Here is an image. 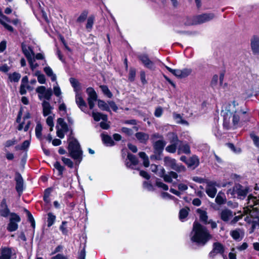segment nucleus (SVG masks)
Wrapping results in <instances>:
<instances>
[{"label": "nucleus", "mask_w": 259, "mask_h": 259, "mask_svg": "<svg viewBox=\"0 0 259 259\" xmlns=\"http://www.w3.org/2000/svg\"><path fill=\"white\" fill-rule=\"evenodd\" d=\"M222 114L224 118L223 126L227 130L236 129L249 120L246 111H243L235 101L227 105L222 111Z\"/></svg>", "instance_id": "1"}, {"label": "nucleus", "mask_w": 259, "mask_h": 259, "mask_svg": "<svg viewBox=\"0 0 259 259\" xmlns=\"http://www.w3.org/2000/svg\"><path fill=\"white\" fill-rule=\"evenodd\" d=\"M212 237V235L205 227L197 222H194L190 234V239L192 242L199 246H204Z\"/></svg>", "instance_id": "2"}, {"label": "nucleus", "mask_w": 259, "mask_h": 259, "mask_svg": "<svg viewBox=\"0 0 259 259\" xmlns=\"http://www.w3.org/2000/svg\"><path fill=\"white\" fill-rule=\"evenodd\" d=\"M175 170L176 172L174 171H170L168 172L167 174H165V169L162 168L161 169V173L159 176L163 178L164 181L165 182L172 183L174 186H176L177 183L176 182L173 183L172 179H177L178 178V173L185 172L186 170V167L181 163L176 162L175 165L171 168Z\"/></svg>", "instance_id": "3"}, {"label": "nucleus", "mask_w": 259, "mask_h": 259, "mask_svg": "<svg viewBox=\"0 0 259 259\" xmlns=\"http://www.w3.org/2000/svg\"><path fill=\"white\" fill-rule=\"evenodd\" d=\"M68 151L70 156L76 160V162H80L82 160V151L76 139L73 138L69 139Z\"/></svg>", "instance_id": "4"}, {"label": "nucleus", "mask_w": 259, "mask_h": 259, "mask_svg": "<svg viewBox=\"0 0 259 259\" xmlns=\"http://www.w3.org/2000/svg\"><path fill=\"white\" fill-rule=\"evenodd\" d=\"M235 213H233L231 210L224 209L221 210L220 213L221 219L225 222L230 225H234L240 219V216H235Z\"/></svg>", "instance_id": "5"}, {"label": "nucleus", "mask_w": 259, "mask_h": 259, "mask_svg": "<svg viewBox=\"0 0 259 259\" xmlns=\"http://www.w3.org/2000/svg\"><path fill=\"white\" fill-rule=\"evenodd\" d=\"M170 135L171 138L170 142H177V145H178V152L179 154H180L181 153L190 154L191 153L190 146L187 143L179 140L177 136L174 133L170 134Z\"/></svg>", "instance_id": "6"}, {"label": "nucleus", "mask_w": 259, "mask_h": 259, "mask_svg": "<svg viewBox=\"0 0 259 259\" xmlns=\"http://www.w3.org/2000/svg\"><path fill=\"white\" fill-rule=\"evenodd\" d=\"M215 17V15L212 13H204L194 17L191 22L188 25H198L207 22L212 20Z\"/></svg>", "instance_id": "7"}, {"label": "nucleus", "mask_w": 259, "mask_h": 259, "mask_svg": "<svg viewBox=\"0 0 259 259\" xmlns=\"http://www.w3.org/2000/svg\"><path fill=\"white\" fill-rule=\"evenodd\" d=\"M56 129L57 135L61 139H63L64 137L65 134L69 130L67 124L62 118H59L57 119Z\"/></svg>", "instance_id": "8"}, {"label": "nucleus", "mask_w": 259, "mask_h": 259, "mask_svg": "<svg viewBox=\"0 0 259 259\" xmlns=\"http://www.w3.org/2000/svg\"><path fill=\"white\" fill-rule=\"evenodd\" d=\"M36 93H38V97L40 100L46 99L50 100L52 96V90L51 88L46 89L44 86H39L36 89Z\"/></svg>", "instance_id": "9"}, {"label": "nucleus", "mask_w": 259, "mask_h": 259, "mask_svg": "<svg viewBox=\"0 0 259 259\" xmlns=\"http://www.w3.org/2000/svg\"><path fill=\"white\" fill-rule=\"evenodd\" d=\"M21 112H19L16 119V122L19 123L17 129L18 131H21L24 129L25 132H27L31 123L30 121L29 120V117L28 116H24L23 117V121L21 122Z\"/></svg>", "instance_id": "10"}, {"label": "nucleus", "mask_w": 259, "mask_h": 259, "mask_svg": "<svg viewBox=\"0 0 259 259\" xmlns=\"http://www.w3.org/2000/svg\"><path fill=\"white\" fill-rule=\"evenodd\" d=\"M21 219L20 217L14 212L10 214V222L7 226V230L9 232L16 231L18 227L17 223L20 222Z\"/></svg>", "instance_id": "11"}, {"label": "nucleus", "mask_w": 259, "mask_h": 259, "mask_svg": "<svg viewBox=\"0 0 259 259\" xmlns=\"http://www.w3.org/2000/svg\"><path fill=\"white\" fill-rule=\"evenodd\" d=\"M16 253L12 247H2L0 248V259H12Z\"/></svg>", "instance_id": "12"}, {"label": "nucleus", "mask_w": 259, "mask_h": 259, "mask_svg": "<svg viewBox=\"0 0 259 259\" xmlns=\"http://www.w3.org/2000/svg\"><path fill=\"white\" fill-rule=\"evenodd\" d=\"M248 189L239 184L236 185L233 188V193L240 199H243L247 194Z\"/></svg>", "instance_id": "13"}, {"label": "nucleus", "mask_w": 259, "mask_h": 259, "mask_svg": "<svg viewBox=\"0 0 259 259\" xmlns=\"http://www.w3.org/2000/svg\"><path fill=\"white\" fill-rule=\"evenodd\" d=\"M225 251V247L220 242H214L213 244L212 250L209 254V256L214 258L217 254H223Z\"/></svg>", "instance_id": "14"}, {"label": "nucleus", "mask_w": 259, "mask_h": 259, "mask_svg": "<svg viewBox=\"0 0 259 259\" xmlns=\"http://www.w3.org/2000/svg\"><path fill=\"white\" fill-rule=\"evenodd\" d=\"M75 102L79 109L85 113H89L87 105L83 100L79 93H77L75 96Z\"/></svg>", "instance_id": "15"}, {"label": "nucleus", "mask_w": 259, "mask_h": 259, "mask_svg": "<svg viewBox=\"0 0 259 259\" xmlns=\"http://www.w3.org/2000/svg\"><path fill=\"white\" fill-rule=\"evenodd\" d=\"M11 213L7 204L6 199L4 198L0 204V215L1 217L7 218Z\"/></svg>", "instance_id": "16"}, {"label": "nucleus", "mask_w": 259, "mask_h": 259, "mask_svg": "<svg viewBox=\"0 0 259 259\" xmlns=\"http://www.w3.org/2000/svg\"><path fill=\"white\" fill-rule=\"evenodd\" d=\"M28 78L27 76H24L22 80L20 87V94L21 95H25L27 92V90H32V88L28 84Z\"/></svg>", "instance_id": "17"}, {"label": "nucleus", "mask_w": 259, "mask_h": 259, "mask_svg": "<svg viewBox=\"0 0 259 259\" xmlns=\"http://www.w3.org/2000/svg\"><path fill=\"white\" fill-rule=\"evenodd\" d=\"M216 183L213 182L207 183L206 188V193L210 197L214 198L216 195L217 190L215 188Z\"/></svg>", "instance_id": "18"}, {"label": "nucleus", "mask_w": 259, "mask_h": 259, "mask_svg": "<svg viewBox=\"0 0 259 259\" xmlns=\"http://www.w3.org/2000/svg\"><path fill=\"white\" fill-rule=\"evenodd\" d=\"M138 58L146 68L149 69H152L153 68L154 63L149 59L147 55H140L138 56Z\"/></svg>", "instance_id": "19"}, {"label": "nucleus", "mask_w": 259, "mask_h": 259, "mask_svg": "<svg viewBox=\"0 0 259 259\" xmlns=\"http://www.w3.org/2000/svg\"><path fill=\"white\" fill-rule=\"evenodd\" d=\"M21 47L23 53L27 58L28 61H30L34 57V53L33 51L30 47H27L24 44H22Z\"/></svg>", "instance_id": "20"}, {"label": "nucleus", "mask_w": 259, "mask_h": 259, "mask_svg": "<svg viewBox=\"0 0 259 259\" xmlns=\"http://www.w3.org/2000/svg\"><path fill=\"white\" fill-rule=\"evenodd\" d=\"M16 182V190L20 195L23 191V180L20 174H17L15 177Z\"/></svg>", "instance_id": "21"}, {"label": "nucleus", "mask_w": 259, "mask_h": 259, "mask_svg": "<svg viewBox=\"0 0 259 259\" xmlns=\"http://www.w3.org/2000/svg\"><path fill=\"white\" fill-rule=\"evenodd\" d=\"M166 144V142L163 139H160L156 141L153 144L155 152L156 153H161L163 150Z\"/></svg>", "instance_id": "22"}, {"label": "nucleus", "mask_w": 259, "mask_h": 259, "mask_svg": "<svg viewBox=\"0 0 259 259\" xmlns=\"http://www.w3.org/2000/svg\"><path fill=\"white\" fill-rule=\"evenodd\" d=\"M127 159L130 161V162H126V165L127 167L134 168V166L137 165L138 163L137 158L132 154H128Z\"/></svg>", "instance_id": "23"}, {"label": "nucleus", "mask_w": 259, "mask_h": 259, "mask_svg": "<svg viewBox=\"0 0 259 259\" xmlns=\"http://www.w3.org/2000/svg\"><path fill=\"white\" fill-rule=\"evenodd\" d=\"M43 108V115L47 116L52 113V110L53 108L51 106L50 103L46 100H44L42 103Z\"/></svg>", "instance_id": "24"}, {"label": "nucleus", "mask_w": 259, "mask_h": 259, "mask_svg": "<svg viewBox=\"0 0 259 259\" xmlns=\"http://www.w3.org/2000/svg\"><path fill=\"white\" fill-rule=\"evenodd\" d=\"M135 136L139 142L143 144H146L149 139V135L143 132H138Z\"/></svg>", "instance_id": "25"}, {"label": "nucleus", "mask_w": 259, "mask_h": 259, "mask_svg": "<svg viewBox=\"0 0 259 259\" xmlns=\"http://www.w3.org/2000/svg\"><path fill=\"white\" fill-rule=\"evenodd\" d=\"M230 235L236 240H241L244 236V232L240 229H237L230 232Z\"/></svg>", "instance_id": "26"}, {"label": "nucleus", "mask_w": 259, "mask_h": 259, "mask_svg": "<svg viewBox=\"0 0 259 259\" xmlns=\"http://www.w3.org/2000/svg\"><path fill=\"white\" fill-rule=\"evenodd\" d=\"M248 206L250 207H252L254 209L253 207L256 205L259 206V199H257L256 197L252 196L251 195H249L248 197ZM257 207L254 208V209H257Z\"/></svg>", "instance_id": "27"}, {"label": "nucleus", "mask_w": 259, "mask_h": 259, "mask_svg": "<svg viewBox=\"0 0 259 259\" xmlns=\"http://www.w3.org/2000/svg\"><path fill=\"white\" fill-rule=\"evenodd\" d=\"M251 49L254 54L259 53V38H254L251 43Z\"/></svg>", "instance_id": "28"}, {"label": "nucleus", "mask_w": 259, "mask_h": 259, "mask_svg": "<svg viewBox=\"0 0 259 259\" xmlns=\"http://www.w3.org/2000/svg\"><path fill=\"white\" fill-rule=\"evenodd\" d=\"M92 115L94 120L97 121H99L101 119H102L103 121H107V116L100 112L93 111Z\"/></svg>", "instance_id": "29"}, {"label": "nucleus", "mask_w": 259, "mask_h": 259, "mask_svg": "<svg viewBox=\"0 0 259 259\" xmlns=\"http://www.w3.org/2000/svg\"><path fill=\"white\" fill-rule=\"evenodd\" d=\"M163 162L165 166L171 169L174 165H175L177 161L174 158H172L169 157H165L164 158Z\"/></svg>", "instance_id": "30"}, {"label": "nucleus", "mask_w": 259, "mask_h": 259, "mask_svg": "<svg viewBox=\"0 0 259 259\" xmlns=\"http://www.w3.org/2000/svg\"><path fill=\"white\" fill-rule=\"evenodd\" d=\"M199 163V159L196 156H193L188 160L187 164L188 167H196Z\"/></svg>", "instance_id": "31"}, {"label": "nucleus", "mask_w": 259, "mask_h": 259, "mask_svg": "<svg viewBox=\"0 0 259 259\" xmlns=\"http://www.w3.org/2000/svg\"><path fill=\"white\" fill-rule=\"evenodd\" d=\"M87 92L89 95L88 101H97V95L93 89L88 88Z\"/></svg>", "instance_id": "32"}, {"label": "nucleus", "mask_w": 259, "mask_h": 259, "mask_svg": "<svg viewBox=\"0 0 259 259\" xmlns=\"http://www.w3.org/2000/svg\"><path fill=\"white\" fill-rule=\"evenodd\" d=\"M98 106L99 108L104 111H106L108 112H110V107L108 105V103H106L105 101L98 100Z\"/></svg>", "instance_id": "33"}, {"label": "nucleus", "mask_w": 259, "mask_h": 259, "mask_svg": "<svg viewBox=\"0 0 259 259\" xmlns=\"http://www.w3.org/2000/svg\"><path fill=\"white\" fill-rule=\"evenodd\" d=\"M70 82L72 86L73 87L74 90L76 92V94L77 93H79V91L80 90V85L78 80H77L76 79L74 78H70Z\"/></svg>", "instance_id": "34"}, {"label": "nucleus", "mask_w": 259, "mask_h": 259, "mask_svg": "<svg viewBox=\"0 0 259 259\" xmlns=\"http://www.w3.org/2000/svg\"><path fill=\"white\" fill-rule=\"evenodd\" d=\"M189 211V208L188 207L183 208L181 209L179 212V219L183 222L186 218L188 216Z\"/></svg>", "instance_id": "35"}, {"label": "nucleus", "mask_w": 259, "mask_h": 259, "mask_svg": "<svg viewBox=\"0 0 259 259\" xmlns=\"http://www.w3.org/2000/svg\"><path fill=\"white\" fill-rule=\"evenodd\" d=\"M102 139L103 142L107 146H113L114 144L111 137L108 135L102 134Z\"/></svg>", "instance_id": "36"}, {"label": "nucleus", "mask_w": 259, "mask_h": 259, "mask_svg": "<svg viewBox=\"0 0 259 259\" xmlns=\"http://www.w3.org/2000/svg\"><path fill=\"white\" fill-rule=\"evenodd\" d=\"M44 71L48 76L51 77L52 81L56 80V76L53 73L52 69L50 67H46L44 68Z\"/></svg>", "instance_id": "37"}, {"label": "nucleus", "mask_w": 259, "mask_h": 259, "mask_svg": "<svg viewBox=\"0 0 259 259\" xmlns=\"http://www.w3.org/2000/svg\"><path fill=\"white\" fill-rule=\"evenodd\" d=\"M30 142L29 140L24 141L21 145H17L15 147L16 150H26L30 145Z\"/></svg>", "instance_id": "38"}, {"label": "nucleus", "mask_w": 259, "mask_h": 259, "mask_svg": "<svg viewBox=\"0 0 259 259\" xmlns=\"http://www.w3.org/2000/svg\"><path fill=\"white\" fill-rule=\"evenodd\" d=\"M225 195L224 193L219 192L215 198V202L218 204H223L225 202Z\"/></svg>", "instance_id": "39"}, {"label": "nucleus", "mask_w": 259, "mask_h": 259, "mask_svg": "<svg viewBox=\"0 0 259 259\" xmlns=\"http://www.w3.org/2000/svg\"><path fill=\"white\" fill-rule=\"evenodd\" d=\"M20 77V74L17 72H14L9 74V78L11 82H18Z\"/></svg>", "instance_id": "40"}, {"label": "nucleus", "mask_w": 259, "mask_h": 259, "mask_svg": "<svg viewBox=\"0 0 259 259\" xmlns=\"http://www.w3.org/2000/svg\"><path fill=\"white\" fill-rule=\"evenodd\" d=\"M140 158L143 160V164L145 167H148L149 165V161L148 156L144 152H141L139 153Z\"/></svg>", "instance_id": "41"}, {"label": "nucleus", "mask_w": 259, "mask_h": 259, "mask_svg": "<svg viewBox=\"0 0 259 259\" xmlns=\"http://www.w3.org/2000/svg\"><path fill=\"white\" fill-rule=\"evenodd\" d=\"M172 144L168 145L165 148L166 151L174 153L176 151L177 148H178V145H177V142H172Z\"/></svg>", "instance_id": "42"}, {"label": "nucleus", "mask_w": 259, "mask_h": 259, "mask_svg": "<svg viewBox=\"0 0 259 259\" xmlns=\"http://www.w3.org/2000/svg\"><path fill=\"white\" fill-rule=\"evenodd\" d=\"M165 67L166 68V69L169 71L170 72H171L172 74H173L176 76L181 78V69H172L171 68L165 66Z\"/></svg>", "instance_id": "43"}, {"label": "nucleus", "mask_w": 259, "mask_h": 259, "mask_svg": "<svg viewBox=\"0 0 259 259\" xmlns=\"http://www.w3.org/2000/svg\"><path fill=\"white\" fill-rule=\"evenodd\" d=\"M48 220H47L48 226L51 227L54 223L55 219H56V217L53 213H52L51 212H49L48 214Z\"/></svg>", "instance_id": "44"}, {"label": "nucleus", "mask_w": 259, "mask_h": 259, "mask_svg": "<svg viewBox=\"0 0 259 259\" xmlns=\"http://www.w3.org/2000/svg\"><path fill=\"white\" fill-rule=\"evenodd\" d=\"M200 213V219L205 224L207 223L208 216L206 211L203 210H199Z\"/></svg>", "instance_id": "45"}, {"label": "nucleus", "mask_w": 259, "mask_h": 259, "mask_svg": "<svg viewBox=\"0 0 259 259\" xmlns=\"http://www.w3.org/2000/svg\"><path fill=\"white\" fill-rule=\"evenodd\" d=\"M42 126L40 123H37L36 125L35 131L36 137L39 139H41V131Z\"/></svg>", "instance_id": "46"}, {"label": "nucleus", "mask_w": 259, "mask_h": 259, "mask_svg": "<svg viewBox=\"0 0 259 259\" xmlns=\"http://www.w3.org/2000/svg\"><path fill=\"white\" fill-rule=\"evenodd\" d=\"M10 21V19L9 21H7L6 20L2 18L0 19V23L4 26V27L8 30L12 32L13 31V28L11 25L7 23V22H9Z\"/></svg>", "instance_id": "47"}, {"label": "nucleus", "mask_w": 259, "mask_h": 259, "mask_svg": "<svg viewBox=\"0 0 259 259\" xmlns=\"http://www.w3.org/2000/svg\"><path fill=\"white\" fill-rule=\"evenodd\" d=\"M54 115H50L48 117L46 120V122L47 124L50 127V131H52L53 130V127H54Z\"/></svg>", "instance_id": "48"}, {"label": "nucleus", "mask_w": 259, "mask_h": 259, "mask_svg": "<svg viewBox=\"0 0 259 259\" xmlns=\"http://www.w3.org/2000/svg\"><path fill=\"white\" fill-rule=\"evenodd\" d=\"M100 88L102 90L103 93L108 98H111L112 97V94L111 92L109 91L108 87L106 85H101Z\"/></svg>", "instance_id": "49"}, {"label": "nucleus", "mask_w": 259, "mask_h": 259, "mask_svg": "<svg viewBox=\"0 0 259 259\" xmlns=\"http://www.w3.org/2000/svg\"><path fill=\"white\" fill-rule=\"evenodd\" d=\"M250 137L252 140L255 146L259 148V137L255 135L253 133L250 134Z\"/></svg>", "instance_id": "50"}, {"label": "nucleus", "mask_w": 259, "mask_h": 259, "mask_svg": "<svg viewBox=\"0 0 259 259\" xmlns=\"http://www.w3.org/2000/svg\"><path fill=\"white\" fill-rule=\"evenodd\" d=\"M35 75L37 77L38 81L41 84H44L46 82V78L44 74H40L39 71H37L35 73Z\"/></svg>", "instance_id": "51"}, {"label": "nucleus", "mask_w": 259, "mask_h": 259, "mask_svg": "<svg viewBox=\"0 0 259 259\" xmlns=\"http://www.w3.org/2000/svg\"><path fill=\"white\" fill-rule=\"evenodd\" d=\"M192 72L190 68H184L181 70V78H184L189 75Z\"/></svg>", "instance_id": "52"}, {"label": "nucleus", "mask_w": 259, "mask_h": 259, "mask_svg": "<svg viewBox=\"0 0 259 259\" xmlns=\"http://www.w3.org/2000/svg\"><path fill=\"white\" fill-rule=\"evenodd\" d=\"M94 22V17L93 16H90L87 20V23L86 24V28L88 29H91L92 28L93 24Z\"/></svg>", "instance_id": "53"}, {"label": "nucleus", "mask_w": 259, "mask_h": 259, "mask_svg": "<svg viewBox=\"0 0 259 259\" xmlns=\"http://www.w3.org/2000/svg\"><path fill=\"white\" fill-rule=\"evenodd\" d=\"M53 92L55 95L58 97L61 95V91L57 82L56 83V85L53 88Z\"/></svg>", "instance_id": "54"}, {"label": "nucleus", "mask_w": 259, "mask_h": 259, "mask_svg": "<svg viewBox=\"0 0 259 259\" xmlns=\"http://www.w3.org/2000/svg\"><path fill=\"white\" fill-rule=\"evenodd\" d=\"M61 159H62V160L63 162V163L66 165H67V166H68L70 168L73 167V162L71 160V159H70L69 158H68L64 157H62Z\"/></svg>", "instance_id": "55"}, {"label": "nucleus", "mask_w": 259, "mask_h": 259, "mask_svg": "<svg viewBox=\"0 0 259 259\" xmlns=\"http://www.w3.org/2000/svg\"><path fill=\"white\" fill-rule=\"evenodd\" d=\"M54 166L56 169H57L58 170L59 175H61L63 173L64 169V167L62 166L60 164V162L58 161H56L54 164Z\"/></svg>", "instance_id": "56"}, {"label": "nucleus", "mask_w": 259, "mask_h": 259, "mask_svg": "<svg viewBox=\"0 0 259 259\" xmlns=\"http://www.w3.org/2000/svg\"><path fill=\"white\" fill-rule=\"evenodd\" d=\"M67 222L63 221L60 227V230L61 231L63 234H67L68 231L67 229Z\"/></svg>", "instance_id": "57"}, {"label": "nucleus", "mask_w": 259, "mask_h": 259, "mask_svg": "<svg viewBox=\"0 0 259 259\" xmlns=\"http://www.w3.org/2000/svg\"><path fill=\"white\" fill-rule=\"evenodd\" d=\"M17 142L16 139L15 138H13L11 140L7 141L5 144V146L6 147H9L16 144Z\"/></svg>", "instance_id": "58"}, {"label": "nucleus", "mask_w": 259, "mask_h": 259, "mask_svg": "<svg viewBox=\"0 0 259 259\" xmlns=\"http://www.w3.org/2000/svg\"><path fill=\"white\" fill-rule=\"evenodd\" d=\"M136 76V70L134 68H131L129 72L128 79L133 81L134 80Z\"/></svg>", "instance_id": "59"}, {"label": "nucleus", "mask_w": 259, "mask_h": 259, "mask_svg": "<svg viewBox=\"0 0 259 259\" xmlns=\"http://www.w3.org/2000/svg\"><path fill=\"white\" fill-rule=\"evenodd\" d=\"M87 15H88V14L87 12H83L78 17V18L77 19V21L78 22H80V23L83 22L86 19Z\"/></svg>", "instance_id": "60"}, {"label": "nucleus", "mask_w": 259, "mask_h": 259, "mask_svg": "<svg viewBox=\"0 0 259 259\" xmlns=\"http://www.w3.org/2000/svg\"><path fill=\"white\" fill-rule=\"evenodd\" d=\"M156 184L157 187L162 188L164 190H167L168 189V186L162 182L157 181Z\"/></svg>", "instance_id": "61"}, {"label": "nucleus", "mask_w": 259, "mask_h": 259, "mask_svg": "<svg viewBox=\"0 0 259 259\" xmlns=\"http://www.w3.org/2000/svg\"><path fill=\"white\" fill-rule=\"evenodd\" d=\"M51 259H69L68 256L63 253H58L55 256H53Z\"/></svg>", "instance_id": "62"}, {"label": "nucleus", "mask_w": 259, "mask_h": 259, "mask_svg": "<svg viewBox=\"0 0 259 259\" xmlns=\"http://www.w3.org/2000/svg\"><path fill=\"white\" fill-rule=\"evenodd\" d=\"M162 113V108L160 107H159L155 109L154 112V115L157 117H159L161 116Z\"/></svg>", "instance_id": "63"}, {"label": "nucleus", "mask_w": 259, "mask_h": 259, "mask_svg": "<svg viewBox=\"0 0 259 259\" xmlns=\"http://www.w3.org/2000/svg\"><path fill=\"white\" fill-rule=\"evenodd\" d=\"M121 131H122V132H123V133L125 134L126 135H127L128 136H131L133 134V132L132 130L127 128V127H122L121 128Z\"/></svg>", "instance_id": "64"}]
</instances>
